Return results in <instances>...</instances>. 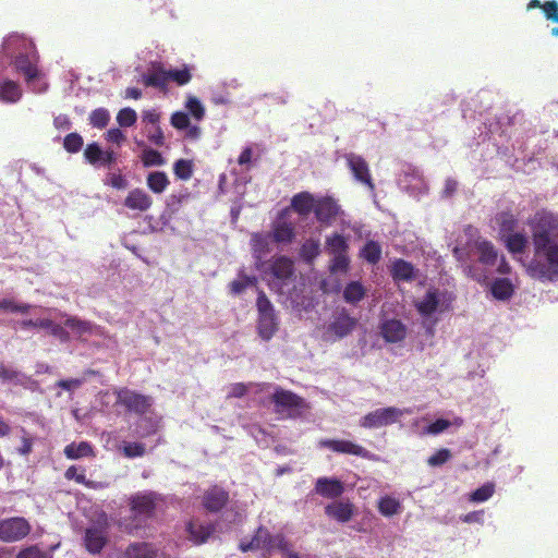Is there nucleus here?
<instances>
[{"label":"nucleus","mask_w":558,"mask_h":558,"mask_svg":"<svg viewBox=\"0 0 558 558\" xmlns=\"http://www.w3.org/2000/svg\"><path fill=\"white\" fill-rule=\"evenodd\" d=\"M153 205V198L142 189H133L124 199V206L132 210L146 211Z\"/></svg>","instance_id":"nucleus-21"},{"label":"nucleus","mask_w":558,"mask_h":558,"mask_svg":"<svg viewBox=\"0 0 558 558\" xmlns=\"http://www.w3.org/2000/svg\"><path fill=\"white\" fill-rule=\"evenodd\" d=\"M173 172L181 180H189L193 174V163L187 159H179L173 165Z\"/></svg>","instance_id":"nucleus-48"},{"label":"nucleus","mask_w":558,"mask_h":558,"mask_svg":"<svg viewBox=\"0 0 558 558\" xmlns=\"http://www.w3.org/2000/svg\"><path fill=\"white\" fill-rule=\"evenodd\" d=\"M107 531L101 526L86 529L84 544L88 553L99 554L107 544Z\"/></svg>","instance_id":"nucleus-18"},{"label":"nucleus","mask_w":558,"mask_h":558,"mask_svg":"<svg viewBox=\"0 0 558 558\" xmlns=\"http://www.w3.org/2000/svg\"><path fill=\"white\" fill-rule=\"evenodd\" d=\"M64 477L69 481L73 480L76 483L82 484L86 487L93 486V483L90 481L86 480L84 468H77L75 465H71L66 469V471L64 473Z\"/></svg>","instance_id":"nucleus-47"},{"label":"nucleus","mask_w":558,"mask_h":558,"mask_svg":"<svg viewBox=\"0 0 558 558\" xmlns=\"http://www.w3.org/2000/svg\"><path fill=\"white\" fill-rule=\"evenodd\" d=\"M361 257L369 264H377L381 257V246L376 241H367L361 250Z\"/></svg>","instance_id":"nucleus-39"},{"label":"nucleus","mask_w":558,"mask_h":558,"mask_svg":"<svg viewBox=\"0 0 558 558\" xmlns=\"http://www.w3.org/2000/svg\"><path fill=\"white\" fill-rule=\"evenodd\" d=\"M65 326L72 329H76L80 332H88L92 329L90 323L82 320L77 317H69L65 320Z\"/></svg>","instance_id":"nucleus-61"},{"label":"nucleus","mask_w":558,"mask_h":558,"mask_svg":"<svg viewBox=\"0 0 558 558\" xmlns=\"http://www.w3.org/2000/svg\"><path fill=\"white\" fill-rule=\"evenodd\" d=\"M404 412L396 407L379 408L364 415L360 421V426L368 429L388 426L398 422Z\"/></svg>","instance_id":"nucleus-4"},{"label":"nucleus","mask_w":558,"mask_h":558,"mask_svg":"<svg viewBox=\"0 0 558 558\" xmlns=\"http://www.w3.org/2000/svg\"><path fill=\"white\" fill-rule=\"evenodd\" d=\"M319 446L322 448H328L333 452L337 453H343V454H351L361 457L364 459H369L371 453L367 449H365L363 446L355 444L351 440L345 439H322L319 441Z\"/></svg>","instance_id":"nucleus-10"},{"label":"nucleus","mask_w":558,"mask_h":558,"mask_svg":"<svg viewBox=\"0 0 558 558\" xmlns=\"http://www.w3.org/2000/svg\"><path fill=\"white\" fill-rule=\"evenodd\" d=\"M438 306V298L435 292H428L416 305L417 311L425 316L432 315Z\"/></svg>","instance_id":"nucleus-43"},{"label":"nucleus","mask_w":558,"mask_h":558,"mask_svg":"<svg viewBox=\"0 0 558 558\" xmlns=\"http://www.w3.org/2000/svg\"><path fill=\"white\" fill-rule=\"evenodd\" d=\"M20 376L21 373L17 369L0 363V379L2 381H17Z\"/></svg>","instance_id":"nucleus-62"},{"label":"nucleus","mask_w":558,"mask_h":558,"mask_svg":"<svg viewBox=\"0 0 558 558\" xmlns=\"http://www.w3.org/2000/svg\"><path fill=\"white\" fill-rule=\"evenodd\" d=\"M157 494L154 492L137 493L130 497L129 505L135 519L146 520L154 517L157 507Z\"/></svg>","instance_id":"nucleus-6"},{"label":"nucleus","mask_w":558,"mask_h":558,"mask_svg":"<svg viewBox=\"0 0 558 558\" xmlns=\"http://www.w3.org/2000/svg\"><path fill=\"white\" fill-rule=\"evenodd\" d=\"M542 11L548 21L558 23V2L556 0L545 1L542 4Z\"/></svg>","instance_id":"nucleus-59"},{"label":"nucleus","mask_w":558,"mask_h":558,"mask_svg":"<svg viewBox=\"0 0 558 558\" xmlns=\"http://www.w3.org/2000/svg\"><path fill=\"white\" fill-rule=\"evenodd\" d=\"M277 548L280 550L286 557L289 556V553H292L290 543L287 541L286 536L282 533H278L272 535L271 538V550Z\"/></svg>","instance_id":"nucleus-56"},{"label":"nucleus","mask_w":558,"mask_h":558,"mask_svg":"<svg viewBox=\"0 0 558 558\" xmlns=\"http://www.w3.org/2000/svg\"><path fill=\"white\" fill-rule=\"evenodd\" d=\"M116 403L125 408L130 413L144 415L153 405V398L128 388H121L116 392Z\"/></svg>","instance_id":"nucleus-3"},{"label":"nucleus","mask_w":558,"mask_h":558,"mask_svg":"<svg viewBox=\"0 0 558 558\" xmlns=\"http://www.w3.org/2000/svg\"><path fill=\"white\" fill-rule=\"evenodd\" d=\"M137 114L132 108H123L117 114V122L122 128H129L135 124Z\"/></svg>","instance_id":"nucleus-52"},{"label":"nucleus","mask_w":558,"mask_h":558,"mask_svg":"<svg viewBox=\"0 0 558 558\" xmlns=\"http://www.w3.org/2000/svg\"><path fill=\"white\" fill-rule=\"evenodd\" d=\"M474 247L478 255V262L485 266H495L498 262V251L495 245L485 239H477Z\"/></svg>","instance_id":"nucleus-22"},{"label":"nucleus","mask_w":558,"mask_h":558,"mask_svg":"<svg viewBox=\"0 0 558 558\" xmlns=\"http://www.w3.org/2000/svg\"><path fill=\"white\" fill-rule=\"evenodd\" d=\"M1 49L7 58H13L24 50H34V44L25 36L13 33L4 38Z\"/></svg>","instance_id":"nucleus-16"},{"label":"nucleus","mask_w":558,"mask_h":558,"mask_svg":"<svg viewBox=\"0 0 558 558\" xmlns=\"http://www.w3.org/2000/svg\"><path fill=\"white\" fill-rule=\"evenodd\" d=\"M320 253V244L318 240H306L301 248L300 256L306 263H312Z\"/></svg>","instance_id":"nucleus-38"},{"label":"nucleus","mask_w":558,"mask_h":558,"mask_svg":"<svg viewBox=\"0 0 558 558\" xmlns=\"http://www.w3.org/2000/svg\"><path fill=\"white\" fill-rule=\"evenodd\" d=\"M325 514L337 522L347 523L354 514V505L347 501H335L325 507Z\"/></svg>","instance_id":"nucleus-20"},{"label":"nucleus","mask_w":558,"mask_h":558,"mask_svg":"<svg viewBox=\"0 0 558 558\" xmlns=\"http://www.w3.org/2000/svg\"><path fill=\"white\" fill-rule=\"evenodd\" d=\"M110 113L105 108H97L89 114V123L97 129H104L108 125Z\"/></svg>","instance_id":"nucleus-45"},{"label":"nucleus","mask_w":558,"mask_h":558,"mask_svg":"<svg viewBox=\"0 0 558 558\" xmlns=\"http://www.w3.org/2000/svg\"><path fill=\"white\" fill-rule=\"evenodd\" d=\"M256 307L258 335L264 340H270L278 331L279 322L272 303L262 290H258Z\"/></svg>","instance_id":"nucleus-2"},{"label":"nucleus","mask_w":558,"mask_h":558,"mask_svg":"<svg viewBox=\"0 0 558 558\" xmlns=\"http://www.w3.org/2000/svg\"><path fill=\"white\" fill-rule=\"evenodd\" d=\"M366 289L360 281H351L343 289V300L349 304H356L366 295Z\"/></svg>","instance_id":"nucleus-30"},{"label":"nucleus","mask_w":558,"mask_h":558,"mask_svg":"<svg viewBox=\"0 0 558 558\" xmlns=\"http://www.w3.org/2000/svg\"><path fill=\"white\" fill-rule=\"evenodd\" d=\"M84 157L88 163L93 166H99V162L102 158V149L98 143H89L84 149Z\"/></svg>","instance_id":"nucleus-50"},{"label":"nucleus","mask_w":558,"mask_h":558,"mask_svg":"<svg viewBox=\"0 0 558 558\" xmlns=\"http://www.w3.org/2000/svg\"><path fill=\"white\" fill-rule=\"evenodd\" d=\"M64 454L68 459H80L84 457H94L93 446L87 441H81L80 444L72 442L64 448Z\"/></svg>","instance_id":"nucleus-32"},{"label":"nucleus","mask_w":558,"mask_h":558,"mask_svg":"<svg viewBox=\"0 0 558 558\" xmlns=\"http://www.w3.org/2000/svg\"><path fill=\"white\" fill-rule=\"evenodd\" d=\"M380 333L386 342L397 343L405 339L407 327L398 319H388L380 325Z\"/></svg>","instance_id":"nucleus-19"},{"label":"nucleus","mask_w":558,"mask_h":558,"mask_svg":"<svg viewBox=\"0 0 558 558\" xmlns=\"http://www.w3.org/2000/svg\"><path fill=\"white\" fill-rule=\"evenodd\" d=\"M344 484L336 477H318L315 482L313 492L328 499L339 498L344 493Z\"/></svg>","instance_id":"nucleus-12"},{"label":"nucleus","mask_w":558,"mask_h":558,"mask_svg":"<svg viewBox=\"0 0 558 558\" xmlns=\"http://www.w3.org/2000/svg\"><path fill=\"white\" fill-rule=\"evenodd\" d=\"M31 532L28 521L22 517L3 519L0 521V541L5 543L17 542Z\"/></svg>","instance_id":"nucleus-7"},{"label":"nucleus","mask_w":558,"mask_h":558,"mask_svg":"<svg viewBox=\"0 0 558 558\" xmlns=\"http://www.w3.org/2000/svg\"><path fill=\"white\" fill-rule=\"evenodd\" d=\"M9 59L10 63L14 66L15 72L22 74L27 84H31L40 76V71L37 65L38 56L35 49L24 50Z\"/></svg>","instance_id":"nucleus-5"},{"label":"nucleus","mask_w":558,"mask_h":558,"mask_svg":"<svg viewBox=\"0 0 558 558\" xmlns=\"http://www.w3.org/2000/svg\"><path fill=\"white\" fill-rule=\"evenodd\" d=\"M450 425H451V423L448 420L438 418L435 422H433L432 424H429L426 427L425 432L427 434L437 435V434H440L444 430H446Z\"/></svg>","instance_id":"nucleus-63"},{"label":"nucleus","mask_w":558,"mask_h":558,"mask_svg":"<svg viewBox=\"0 0 558 558\" xmlns=\"http://www.w3.org/2000/svg\"><path fill=\"white\" fill-rule=\"evenodd\" d=\"M350 259L347 253L335 254L333 258L330 262L329 270L330 272H345L349 268Z\"/></svg>","instance_id":"nucleus-54"},{"label":"nucleus","mask_w":558,"mask_h":558,"mask_svg":"<svg viewBox=\"0 0 558 558\" xmlns=\"http://www.w3.org/2000/svg\"><path fill=\"white\" fill-rule=\"evenodd\" d=\"M143 83L147 87L166 88L168 83L167 70L158 68L154 72L145 74Z\"/></svg>","instance_id":"nucleus-35"},{"label":"nucleus","mask_w":558,"mask_h":558,"mask_svg":"<svg viewBox=\"0 0 558 558\" xmlns=\"http://www.w3.org/2000/svg\"><path fill=\"white\" fill-rule=\"evenodd\" d=\"M23 96L21 85L10 78L0 81V102L16 104Z\"/></svg>","instance_id":"nucleus-23"},{"label":"nucleus","mask_w":558,"mask_h":558,"mask_svg":"<svg viewBox=\"0 0 558 558\" xmlns=\"http://www.w3.org/2000/svg\"><path fill=\"white\" fill-rule=\"evenodd\" d=\"M291 206L301 216L308 215L314 210L315 202L314 197L308 192H301L295 194L291 199Z\"/></svg>","instance_id":"nucleus-26"},{"label":"nucleus","mask_w":558,"mask_h":558,"mask_svg":"<svg viewBox=\"0 0 558 558\" xmlns=\"http://www.w3.org/2000/svg\"><path fill=\"white\" fill-rule=\"evenodd\" d=\"M451 458V452L449 449L442 448L437 450L433 456H430L427 460L428 465L430 466H440L445 464Z\"/></svg>","instance_id":"nucleus-58"},{"label":"nucleus","mask_w":558,"mask_h":558,"mask_svg":"<svg viewBox=\"0 0 558 558\" xmlns=\"http://www.w3.org/2000/svg\"><path fill=\"white\" fill-rule=\"evenodd\" d=\"M326 247L330 254L335 255V254L347 253L349 245L343 235H341L339 233H335L331 236L327 238Z\"/></svg>","instance_id":"nucleus-41"},{"label":"nucleus","mask_w":558,"mask_h":558,"mask_svg":"<svg viewBox=\"0 0 558 558\" xmlns=\"http://www.w3.org/2000/svg\"><path fill=\"white\" fill-rule=\"evenodd\" d=\"M509 252L514 254L523 253L527 245V238L521 232H512L501 236Z\"/></svg>","instance_id":"nucleus-33"},{"label":"nucleus","mask_w":558,"mask_h":558,"mask_svg":"<svg viewBox=\"0 0 558 558\" xmlns=\"http://www.w3.org/2000/svg\"><path fill=\"white\" fill-rule=\"evenodd\" d=\"M142 162L144 167H155L163 166L166 163V160L158 150L147 148L143 150Z\"/></svg>","instance_id":"nucleus-46"},{"label":"nucleus","mask_w":558,"mask_h":558,"mask_svg":"<svg viewBox=\"0 0 558 558\" xmlns=\"http://www.w3.org/2000/svg\"><path fill=\"white\" fill-rule=\"evenodd\" d=\"M31 310L29 304H17L11 299L0 300V311L26 314Z\"/></svg>","instance_id":"nucleus-55"},{"label":"nucleus","mask_w":558,"mask_h":558,"mask_svg":"<svg viewBox=\"0 0 558 558\" xmlns=\"http://www.w3.org/2000/svg\"><path fill=\"white\" fill-rule=\"evenodd\" d=\"M495 492V486L492 483L484 484L483 486L476 488L472 495L471 500L474 502H483L488 500Z\"/></svg>","instance_id":"nucleus-53"},{"label":"nucleus","mask_w":558,"mask_h":558,"mask_svg":"<svg viewBox=\"0 0 558 558\" xmlns=\"http://www.w3.org/2000/svg\"><path fill=\"white\" fill-rule=\"evenodd\" d=\"M187 538L194 545L205 544L215 532V525L211 523H203L198 519L190 520L185 525Z\"/></svg>","instance_id":"nucleus-14"},{"label":"nucleus","mask_w":558,"mask_h":558,"mask_svg":"<svg viewBox=\"0 0 558 558\" xmlns=\"http://www.w3.org/2000/svg\"><path fill=\"white\" fill-rule=\"evenodd\" d=\"M257 278L255 276H247L243 271L239 274V278L229 283L230 293L233 295L241 294L246 288L255 286Z\"/></svg>","instance_id":"nucleus-37"},{"label":"nucleus","mask_w":558,"mask_h":558,"mask_svg":"<svg viewBox=\"0 0 558 558\" xmlns=\"http://www.w3.org/2000/svg\"><path fill=\"white\" fill-rule=\"evenodd\" d=\"M229 502V493L217 485L207 489L203 496V506L209 512H219Z\"/></svg>","instance_id":"nucleus-15"},{"label":"nucleus","mask_w":558,"mask_h":558,"mask_svg":"<svg viewBox=\"0 0 558 558\" xmlns=\"http://www.w3.org/2000/svg\"><path fill=\"white\" fill-rule=\"evenodd\" d=\"M83 144V137L76 132L68 134L63 140V147L70 154L78 153L82 149Z\"/></svg>","instance_id":"nucleus-49"},{"label":"nucleus","mask_w":558,"mask_h":558,"mask_svg":"<svg viewBox=\"0 0 558 558\" xmlns=\"http://www.w3.org/2000/svg\"><path fill=\"white\" fill-rule=\"evenodd\" d=\"M495 221L499 228L500 236H506L514 232L518 226V219L510 210L500 211L495 216Z\"/></svg>","instance_id":"nucleus-28"},{"label":"nucleus","mask_w":558,"mask_h":558,"mask_svg":"<svg viewBox=\"0 0 558 558\" xmlns=\"http://www.w3.org/2000/svg\"><path fill=\"white\" fill-rule=\"evenodd\" d=\"M271 400L276 405L277 412L296 411L301 409L304 404L303 398H301L300 396L292 391L284 390L281 388L276 389L275 393L271 397Z\"/></svg>","instance_id":"nucleus-13"},{"label":"nucleus","mask_w":558,"mask_h":558,"mask_svg":"<svg viewBox=\"0 0 558 558\" xmlns=\"http://www.w3.org/2000/svg\"><path fill=\"white\" fill-rule=\"evenodd\" d=\"M269 236L278 244H289L295 238L294 226L288 221L276 222Z\"/></svg>","instance_id":"nucleus-24"},{"label":"nucleus","mask_w":558,"mask_h":558,"mask_svg":"<svg viewBox=\"0 0 558 558\" xmlns=\"http://www.w3.org/2000/svg\"><path fill=\"white\" fill-rule=\"evenodd\" d=\"M532 231L534 258L529 271L542 281L558 280V243L551 240L558 232V215L546 209L537 210L529 222Z\"/></svg>","instance_id":"nucleus-1"},{"label":"nucleus","mask_w":558,"mask_h":558,"mask_svg":"<svg viewBox=\"0 0 558 558\" xmlns=\"http://www.w3.org/2000/svg\"><path fill=\"white\" fill-rule=\"evenodd\" d=\"M271 538L272 534L269 530L263 525L258 526L254 532V535L250 541H242L239 545V548L243 553L253 551V550H266L268 553L271 551Z\"/></svg>","instance_id":"nucleus-11"},{"label":"nucleus","mask_w":558,"mask_h":558,"mask_svg":"<svg viewBox=\"0 0 558 558\" xmlns=\"http://www.w3.org/2000/svg\"><path fill=\"white\" fill-rule=\"evenodd\" d=\"M345 162L354 179L366 186L371 192L375 191V183L372 178L367 161L360 155L350 153L345 155Z\"/></svg>","instance_id":"nucleus-8"},{"label":"nucleus","mask_w":558,"mask_h":558,"mask_svg":"<svg viewBox=\"0 0 558 558\" xmlns=\"http://www.w3.org/2000/svg\"><path fill=\"white\" fill-rule=\"evenodd\" d=\"M168 82L172 81L179 86L186 85L192 80V73L187 65L182 69L167 70Z\"/></svg>","instance_id":"nucleus-42"},{"label":"nucleus","mask_w":558,"mask_h":558,"mask_svg":"<svg viewBox=\"0 0 558 558\" xmlns=\"http://www.w3.org/2000/svg\"><path fill=\"white\" fill-rule=\"evenodd\" d=\"M185 108L196 121H201L204 119L205 108L197 97L191 95L187 96L185 101Z\"/></svg>","instance_id":"nucleus-44"},{"label":"nucleus","mask_w":558,"mask_h":558,"mask_svg":"<svg viewBox=\"0 0 558 558\" xmlns=\"http://www.w3.org/2000/svg\"><path fill=\"white\" fill-rule=\"evenodd\" d=\"M125 555L128 558H156L157 551L150 544L134 543L126 548Z\"/></svg>","instance_id":"nucleus-34"},{"label":"nucleus","mask_w":558,"mask_h":558,"mask_svg":"<svg viewBox=\"0 0 558 558\" xmlns=\"http://www.w3.org/2000/svg\"><path fill=\"white\" fill-rule=\"evenodd\" d=\"M340 210L337 202L331 197H324L315 203L314 214L322 223H330L336 219Z\"/></svg>","instance_id":"nucleus-17"},{"label":"nucleus","mask_w":558,"mask_h":558,"mask_svg":"<svg viewBox=\"0 0 558 558\" xmlns=\"http://www.w3.org/2000/svg\"><path fill=\"white\" fill-rule=\"evenodd\" d=\"M391 276L395 280L412 281L415 278L414 266L402 258H398L392 263Z\"/></svg>","instance_id":"nucleus-25"},{"label":"nucleus","mask_w":558,"mask_h":558,"mask_svg":"<svg viewBox=\"0 0 558 558\" xmlns=\"http://www.w3.org/2000/svg\"><path fill=\"white\" fill-rule=\"evenodd\" d=\"M170 123L177 130H185L190 126L189 114L183 111H175L171 114Z\"/></svg>","instance_id":"nucleus-57"},{"label":"nucleus","mask_w":558,"mask_h":558,"mask_svg":"<svg viewBox=\"0 0 558 558\" xmlns=\"http://www.w3.org/2000/svg\"><path fill=\"white\" fill-rule=\"evenodd\" d=\"M272 276L271 287L283 288L294 275V265L292 259L287 256L277 257L270 265Z\"/></svg>","instance_id":"nucleus-9"},{"label":"nucleus","mask_w":558,"mask_h":558,"mask_svg":"<svg viewBox=\"0 0 558 558\" xmlns=\"http://www.w3.org/2000/svg\"><path fill=\"white\" fill-rule=\"evenodd\" d=\"M401 502L391 496H384L378 500V511L384 517H392L401 512Z\"/></svg>","instance_id":"nucleus-36"},{"label":"nucleus","mask_w":558,"mask_h":558,"mask_svg":"<svg viewBox=\"0 0 558 558\" xmlns=\"http://www.w3.org/2000/svg\"><path fill=\"white\" fill-rule=\"evenodd\" d=\"M148 189L155 194L163 193L170 184L169 178L163 171L149 172L146 179Z\"/></svg>","instance_id":"nucleus-29"},{"label":"nucleus","mask_w":558,"mask_h":558,"mask_svg":"<svg viewBox=\"0 0 558 558\" xmlns=\"http://www.w3.org/2000/svg\"><path fill=\"white\" fill-rule=\"evenodd\" d=\"M269 235H264L260 233H254L251 238V246L252 251L256 258L260 259L264 255L269 252Z\"/></svg>","instance_id":"nucleus-40"},{"label":"nucleus","mask_w":558,"mask_h":558,"mask_svg":"<svg viewBox=\"0 0 558 558\" xmlns=\"http://www.w3.org/2000/svg\"><path fill=\"white\" fill-rule=\"evenodd\" d=\"M356 326V319L342 314L337 317L329 326V329L339 338L348 336Z\"/></svg>","instance_id":"nucleus-27"},{"label":"nucleus","mask_w":558,"mask_h":558,"mask_svg":"<svg viewBox=\"0 0 558 558\" xmlns=\"http://www.w3.org/2000/svg\"><path fill=\"white\" fill-rule=\"evenodd\" d=\"M122 453L129 459L140 458L146 453V448L142 442H125L122 448Z\"/></svg>","instance_id":"nucleus-51"},{"label":"nucleus","mask_w":558,"mask_h":558,"mask_svg":"<svg viewBox=\"0 0 558 558\" xmlns=\"http://www.w3.org/2000/svg\"><path fill=\"white\" fill-rule=\"evenodd\" d=\"M105 183L117 190H124L128 185L126 179L121 173H108Z\"/></svg>","instance_id":"nucleus-60"},{"label":"nucleus","mask_w":558,"mask_h":558,"mask_svg":"<svg viewBox=\"0 0 558 558\" xmlns=\"http://www.w3.org/2000/svg\"><path fill=\"white\" fill-rule=\"evenodd\" d=\"M513 291V286L507 278L496 279L490 286L493 296L500 301L509 300L512 296Z\"/></svg>","instance_id":"nucleus-31"},{"label":"nucleus","mask_w":558,"mask_h":558,"mask_svg":"<svg viewBox=\"0 0 558 558\" xmlns=\"http://www.w3.org/2000/svg\"><path fill=\"white\" fill-rule=\"evenodd\" d=\"M16 558H45V554L36 546L21 550Z\"/></svg>","instance_id":"nucleus-64"}]
</instances>
